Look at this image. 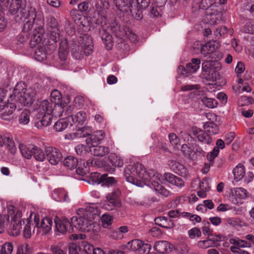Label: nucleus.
I'll list each match as a JSON object with an SVG mask.
<instances>
[{
  "label": "nucleus",
  "mask_w": 254,
  "mask_h": 254,
  "mask_svg": "<svg viewBox=\"0 0 254 254\" xmlns=\"http://www.w3.org/2000/svg\"><path fill=\"white\" fill-rule=\"evenodd\" d=\"M52 225V220L50 218L45 217L42 219L38 228L42 229L44 233L47 234L51 230Z\"/></svg>",
  "instance_id": "58836bf2"
},
{
  "label": "nucleus",
  "mask_w": 254,
  "mask_h": 254,
  "mask_svg": "<svg viewBox=\"0 0 254 254\" xmlns=\"http://www.w3.org/2000/svg\"><path fill=\"white\" fill-rule=\"evenodd\" d=\"M200 100L204 105L209 108H214L217 106L218 104L217 100L215 99L207 97L201 98Z\"/></svg>",
  "instance_id": "49530a36"
},
{
  "label": "nucleus",
  "mask_w": 254,
  "mask_h": 254,
  "mask_svg": "<svg viewBox=\"0 0 254 254\" xmlns=\"http://www.w3.org/2000/svg\"><path fill=\"white\" fill-rule=\"evenodd\" d=\"M155 177V172L153 170H149L148 171L145 170L144 173L141 176L140 179H142L144 182H152L153 178Z\"/></svg>",
  "instance_id": "5fc2aeb1"
},
{
  "label": "nucleus",
  "mask_w": 254,
  "mask_h": 254,
  "mask_svg": "<svg viewBox=\"0 0 254 254\" xmlns=\"http://www.w3.org/2000/svg\"><path fill=\"white\" fill-rule=\"evenodd\" d=\"M105 133L103 130H97L93 133H90V136L86 139V143L88 145H95L100 143L101 141L104 138Z\"/></svg>",
  "instance_id": "aec40b11"
},
{
  "label": "nucleus",
  "mask_w": 254,
  "mask_h": 254,
  "mask_svg": "<svg viewBox=\"0 0 254 254\" xmlns=\"http://www.w3.org/2000/svg\"><path fill=\"white\" fill-rule=\"evenodd\" d=\"M55 223L56 230L61 233L64 234L66 232L71 233L73 232V226L71 220L69 221L65 217H62V219L57 217L55 220Z\"/></svg>",
  "instance_id": "9b49d317"
},
{
  "label": "nucleus",
  "mask_w": 254,
  "mask_h": 254,
  "mask_svg": "<svg viewBox=\"0 0 254 254\" xmlns=\"http://www.w3.org/2000/svg\"><path fill=\"white\" fill-rule=\"evenodd\" d=\"M113 220V219L112 216L106 214H103L101 218L103 227L107 228L109 225H111Z\"/></svg>",
  "instance_id": "774afa93"
},
{
  "label": "nucleus",
  "mask_w": 254,
  "mask_h": 254,
  "mask_svg": "<svg viewBox=\"0 0 254 254\" xmlns=\"http://www.w3.org/2000/svg\"><path fill=\"white\" fill-rule=\"evenodd\" d=\"M69 254H79L81 253V246L74 243H71L68 247Z\"/></svg>",
  "instance_id": "680f3d73"
},
{
  "label": "nucleus",
  "mask_w": 254,
  "mask_h": 254,
  "mask_svg": "<svg viewBox=\"0 0 254 254\" xmlns=\"http://www.w3.org/2000/svg\"><path fill=\"white\" fill-rule=\"evenodd\" d=\"M76 168V173L82 176L86 175L88 172L87 167L85 166L84 162H82L81 160L78 162V165Z\"/></svg>",
  "instance_id": "6e6d98bb"
},
{
  "label": "nucleus",
  "mask_w": 254,
  "mask_h": 254,
  "mask_svg": "<svg viewBox=\"0 0 254 254\" xmlns=\"http://www.w3.org/2000/svg\"><path fill=\"white\" fill-rule=\"evenodd\" d=\"M69 123L66 119H62L55 123L54 128L56 131L61 132L65 129Z\"/></svg>",
  "instance_id": "c03bdc74"
},
{
  "label": "nucleus",
  "mask_w": 254,
  "mask_h": 254,
  "mask_svg": "<svg viewBox=\"0 0 254 254\" xmlns=\"http://www.w3.org/2000/svg\"><path fill=\"white\" fill-rule=\"evenodd\" d=\"M66 106L65 103L56 104L54 103H50L47 100H44L41 102L38 110L39 112L42 111L47 112L52 117H60L62 116L64 111V108Z\"/></svg>",
  "instance_id": "423d86ee"
},
{
  "label": "nucleus",
  "mask_w": 254,
  "mask_h": 254,
  "mask_svg": "<svg viewBox=\"0 0 254 254\" xmlns=\"http://www.w3.org/2000/svg\"><path fill=\"white\" fill-rule=\"evenodd\" d=\"M203 128L205 131L209 134H216L219 132L217 125L213 122L205 123L203 125Z\"/></svg>",
  "instance_id": "37998d69"
},
{
  "label": "nucleus",
  "mask_w": 254,
  "mask_h": 254,
  "mask_svg": "<svg viewBox=\"0 0 254 254\" xmlns=\"http://www.w3.org/2000/svg\"><path fill=\"white\" fill-rule=\"evenodd\" d=\"M52 196L55 200L59 202L69 200L67 192L63 189L55 190L52 193Z\"/></svg>",
  "instance_id": "c85d7f7f"
},
{
  "label": "nucleus",
  "mask_w": 254,
  "mask_h": 254,
  "mask_svg": "<svg viewBox=\"0 0 254 254\" xmlns=\"http://www.w3.org/2000/svg\"><path fill=\"white\" fill-rule=\"evenodd\" d=\"M79 45L77 48H72L71 53L72 56L76 59H79L82 54L89 56L93 52V42L92 38L88 34L80 36L78 39Z\"/></svg>",
  "instance_id": "20e7f679"
},
{
  "label": "nucleus",
  "mask_w": 254,
  "mask_h": 254,
  "mask_svg": "<svg viewBox=\"0 0 254 254\" xmlns=\"http://www.w3.org/2000/svg\"><path fill=\"white\" fill-rule=\"evenodd\" d=\"M206 157L209 162L204 164V168L202 169L203 172L204 173H207L209 171L210 166H212L214 165V159L216 157H214L213 155L211 156V154L209 153Z\"/></svg>",
  "instance_id": "052dcab7"
},
{
  "label": "nucleus",
  "mask_w": 254,
  "mask_h": 254,
  "mask_svg": "<svg viewBox=\"0 0 254 254\" xmlns=\"http://www.w3.org/2000/svg\"><path fill=\"white\" fill-rule=\"evenodd\" d=\"M164 179L168 183L174 185L178 187L182 188L185 185L183 180L170 173L164 174Z\"/></svg>",
  "instance_id": "393cba45"
},
{
  "label": "nucleus",
  "mask_w": 254,
  "mask_h": 254,
  "mask_svg": "<svg viewBox=\"0 0 254 254\" xmlns=\"http://www.w3.org/2000/svg\"><path fill=\"white\" fill-rule=\"evenodd\" d=\"M121 206V201H114L109 199H107L104 203L103 207L105 209L108 210H113L116 208H119Z\"/></svg>",
  "instance_id": "3c124183"
},
{
  "label": "nucleus",
  "mask_w": 254,
  "mask_h": 254,
  "mask_svg": "<svg viewBox=\"0 0 254 254\" xmlns=\"http://www.w3.org/2000/svg\"><path fill=\"white\" fill-rule=\"evenodd\" d=\"M16 106L12 103L7 105L4 108V111L2 113V118L6 120L5 116L11 115L15 111Z\"/></svg>",
  "instance_id": "e2e57ef3"
},
{
  "label": "nucleus",
  "mask_w": 254,
  "mask_h": 254,
  "mask_svg": "<svg viewBox=\"0 0 254 254\" xmlns=\"http://www.w3.org/2000/svg\"><path fill=\"white\" fill-rule=\"evenodd\" d=\"M5 144H6L7 148L11 154L13 155L16 153V147L12 138L7 137Z\"/></svg>",
  "instance_id": "13d9d810"
},
{
  "label": "nucleus",
  "mask_w": 254,
  "mask_h": 254,
  "mask_svg": "<svg viewBox=\"0 0 254 254\" xmlns=\"http://www.w3.org/2000/svg\"><path fill=\"white\" fill-rule=\"evenodd\" d=\"M212 7L206 11V19L211 25L219 23L222 20V9L219 3H216Z\"/></svg>",
  "instance_id": "1a4fd4ad"
},
{
  "label": "nucleus",
  "mask_w": 254,
  "mask_h": 254,
  "mask_svg": "<svg viewBox=\"0 0 254 254\" xmlns=\"http://www.w3.org/2000/svg\"><path fill=\"white\" fill-rule=\"evenodd\" d=\"M234 179L236 181H239L244 178L245 176V168L242 164H239L233 171Z\"/></svg>",
  "instance_id": "72a5a7b5"
},
{
  "label": "nucleus",
  "mask_w": 254,
  "mask_h": 254,
  "mask_svg": "<svg viewBox=\"0 0 254 254\" xmlns=\"http://www.w3.org/2000/svg\"><path fill=\"white\" fill-rule=\"evenodd\" d=\"M230 243L231 244L238 247L240 252H241L240 249V248L250 247L251 246V244L250 243H248L246 241L239 239H231L230 240Z\"/></svg>",
  "instance_id": "8fccbe9b"
},
{
  "label": "nucleus",
  "mask_w": 254,
  "mask_h": 254,
  "mask_svg": "<svg viewBox=\"0 0 254 254\" xmlns=\"http://www.w3.org/2000/svg\"><path fill=\"white\" fill-rule=\"evenodd\" d=\"M39 117L35 121V126L39 129H42L45 127H47L51 123L52 117L47 112L42 111L39 112L38 110Z\"/></svg>",
  "instance_id": "2eb2a0df"
},
{
  "label": "nucleus",
  "mask_w": 254,
  "mask_h": 254,
  "mask_svg": "<svg viewBox=\"0 0 254 254\" xmlns=\"http://www.w3.org/2000/svg\"><path fill=\"white\" fill-rule=\"evenodd\" d=\"M22 212L17 210L15 215L11 219L12 228L11 230L13 231V235H18L20 233V230L22 229Z\"/></svg>",
  "instance_id": "6ab92c4d"
},
{
  "label": "nucleus",
  "mask_w": 254,
  "mask_h": 254,
  "mask_svg": "<svg viewBox=\"0 0 254 254\" xmlns=\"http://www.w3.org/2000/svg\"><path fill=\"white\" fill-rule=\"evenodd\" d=\"M216 3H210L208 0H193L191 8L194 11L200 9L210 10Z\"/></svg>",
  "instance_id": "412c9836"
},
{
  "label": "nucleus",
  "mask_w": 254,
  "mask_h": 254,
  "mask_svg": "<svg viewBox=\"0 0 254 254\" xmlns=\"http://www.w3.org/2000/svg\"><path fill=\"white\" fill-rule=\"evenodd\" d=\"M225 143L224 141L221 139H218L216 143V146L209 153L211 154V156L213 155L214 157H217L219 153V149H223L225 147Z\"/></svg>",
  "instance_id": "864d4df0"
},
{
  "label": "nucleus",
  "mask_w": 254,
  "mask_h": 254,
  "mask_svg": "<svg viewBox=\"0 0 254 254\" xmlns=\"http://www.w3.org/2000/svg\"><path fill=\"white\" fill-rule=\"evenodd\" d=\"M121 195V191L117 190L111 193H108L106 196L107 199L114 201H120L119 198Z\"/></svg>",
  "instance_id": "69168bd1"
},
{
  "label": "nucleus",
  "mask_w": 254,
  "mask_h": 254,
  "mask_svg": "<svg viewBox=\"0 0 254 254\" xmlns=\"http://www.w3.org/2000/svg\"><path fill=\"white\" fill-rule=\"evenodd\" d=\"M231 193L232 195V197H235V200H232L234 203H238L237 198L244 199L248 196L247 190L243 188H237L231 189Z\"/></svg>",
  "instance_id": "7c9ffc66"
},
{
  "label": "nucleus",
  "mask_w": 254,
  "mask_h": 254,
  "mask_svg": "<svg viewBox=\"0 0 254 254\" xmlns=\"http://www.w3.org/2000/svg\"><path fill=\"white\" fill-rule=\"evenodd\" d=\"M89 148L90 149L85 145L80 144L75 147V150L78 155L84 156L87 153Z\"/></svg>",
  "instance_id": "338daca9"
},
{
  "label": "nucleus",
  "mask_w": 254,
  "mask_h": 254,
  "mask_svg": "<svg viewBox=\"0 0 254 254\" xmlns=\"http://www.w3.org/2000/svg\"><path fill=\"white\" fill-rule=\"evenodd\" d=\"M69 122L71 121L73 123L77 124V125H82L86 120V114L84 112H79L75 115L67 117Z\"/></svg>",
  "instance_id": "a878e982"
},
{
  "label": "nucleus",
  "mask_w": 254,
  "mask_h": 254,
  "mask_svg": "<svg viewBox=\"0 0 254 254\" xmlns=\"http://www.w3.org/2000/svg\"><path fill=\"white\" fill-rule=\"evenodd\" d=\"M212 247H217L219 246V242L221 241V237L220 235H214L210 234L207 238Z\"/></svg>",
  "instance_id": "0e129e2a"
},
{
  "label": "nucleus",
  "mask_w": 254,
  "mask_h": 254,
  "mask_svg": "<svg viewBox=\"0 0 254 254\" xmlns=\"http://www.w3.org/2000/svg\"><path fill=\"white\" fill-rule=\"evenodd\" d=\"M109 160L113 166L115 167H122L124 164L123 159L116 154H111Z\"/></svg>",
  "instance_id": "09e8293b"
},
{
  "label": "nucleus",
  "mask_w": 254,
  "mask_h": 254,
  "mask_svg": "<svg viewBox=\"0 0 254 254\" xmlns=\"http://www.w3.org/2000/svg\"><path fill=\"white\" fill-rule=\"evenodd\" d=\"M154 250L160 254L173 253L174 245L167 241H158L155 243Z\"/></svg>",
  "instance_id": "a211bd4d"
},
{
  "label": "nucleus",
  "mask_w": 254,
  "mask_h": 254,
  "mask_svg": "<svg viewBox=\"0 0 254 254\" xmlns=\"http://www.w3.org/2000/svg\"><path fill=\"white\" fill-rule=\"evenodd\" d=\"M114 4L117 8L120 11L130 12V0H113Z\"/></svg>",
  "instance_id": "473e14b6"
},
{
  "label": "nucleus",
  "mask_w": 254,
  "mask_h": 254,
  "mask_svg": "<svg viewBox=\"0 0 254 254\" xmlns=\"http://www.w3.org/2000/svg\"><path fill=\"white\" fill-rule=\"evenodd\" d=\"M32 253H33L32 248L28 244L24 243L18 247L16 254H28Z\"/></svg>",
  "instance_id": "603ef678"
},
{
  "label": "nucleus",
  "mask_w": 254,
  "mask_h": 254,
  "mask_svg": "<svg viewBox=\"0 0 254 254\" xmlns=\"http://www.w3.org/2000/svg\"><path fill=\"white\" fill-rule=\"evenodd\" d=\"M207 46L209 49V57L207 58L208 60H216L215 57L216 55V50L220 47L219 43L217 41H210L207 43Z\"/></svg>",
  "instance_id": "f704fd0d"
},
{
  "label": "nucleus",
  "mask_w": 254,
  "mask_h": 254,
  "mask_svg": "<svg viewBox=\"0 0 254 254\" xmlns=\"http://www.w3.org/2000/svg\"><path fill=\"white\" fill-rule=\"evenodd\" d=\"M154 221L156 224L165 228H170L173 225L171 219L164 216L158 217L155 219Z\"/></svg>",
  "instance_id": "e433bc0d"
},
{
  "label": "nucleus",
  "mask_w": 254,
  "mask_h": 254,
  "mask_svg": "<svg viewBox=\"0 0 254 254\" xmlns=\"http://www.w3.org/2000/svg\"><path fill=\"white\" fill-rule=\"evenodd\" d=\"M151 246L149 244H143L142 242L138 239L132 240L127 243L126 245L123 246L122 250L125 252L116 250H112L108 252V254H124V253H127L126 249L129 250V252L138 253V254H150Z\"/></svg>",
  "instance_id": "7ed1b4c3"
},
{
  "label": "nucleus",
  "mask_w": 254,
  "mask_h": 254,
  "mask_svg": "<svg viewBox=\"0 0 254 254\" xmlns=\"http://www.w3.org/2000/svg\"><path fill=\"white\" fill-rule=\"evenodd\" d=\"M17 101L23 106H31L35 99L36 93L32 88H28Z\"/></svg>",
  "instance_id": "f3484780"
},
{
  "label": "nucleus",
  "mask_w": 254,
  "mask_h": 254,
  "mask_svg": "<svg viewBox=\"0 0 254 254\" xmlns=\"http://www.w3.org/2000/svg\"><path fill=\"white\" fill-rule=\"evenodd\" d=\"M13 250V247L12 243H5L1 247L0 254H11Z\"/></svg>",
  "instance_id": "bf43d9fd"
},
{
  "label": "nucleus",
  "mask_w": 254,
  "mask_h": 254,
  "mask_svg": "<svg viewBox=\"0 0 254 254\" xmlns=\"http://www.w3.org/2000/svg\"><path fill=\"white\" fill-rule=\"evenodd\" d=\"M47 30L49 33V39L47 42L51 50H54L56 47V43L60 40V30L57 19L52 17L47 23Z\"/></svg>",
  "instance_id": "0eeeda50"
},
{
  "label": "nucleus",
  "mask_w": 254,
  "mask_h": 254,
  "mask_svg": "<svg viewBox=\"0 0 254 254\" xmlns=\"http://www.w3.org/2000/svg\"><path fill=\"white\" fill-rule=\"evenodd\" d=\"M192 134L202 144L211 145L213 144V139L210 134L196 127L192 128Z\"/></svg>",
  "instance_id": "f8f14e48"
},
{
  "label": "nucleus",
  "mask_w": 254,
  "mask_h": 254,
  "mask_svg": "<svg viewBox=\"0 0 254 254\" xmlns=\"http://www.w3.org/2000/svg\"><path fill=\"white\" fill-rule=\"evenodd\" d=\"M34 146V145L27 146L23 144H20L19 148L22 156L24 158L29 159L32 156Z\"/></svg>",
  "instance_id": "c9c22d12"
},
{
  "label": "nucleus",
  "mask_w": 254,
  "mask_h": 254,
  "mask_svg": "<svg viewBox=\"0 0 254 254\" xmlns=\"http://www.w3.org/2000/svg\"><path fill=\"white\" fill-rule=\"evenodd\" d=\"M106 27L100 28H98V33L100 35L102 40L105 43L107 47H109V49L111 48L110 45L112 42V36L106 30Z\"/></svg>",
  "instance_id": "2f4dec72"
},
{
  "label": "nucleus",
  "mask_w": 254,
  "mask_h": 254,
  "mask_svg": "<svg viewBox=\"0 0 254 254\" xmlns=\"http://www.w3.org/2000/svg\"><path fill=\"white\" fill-rule=\"evenodd\" d=\"M173 253H179L180 254H186L189 252V248L188 245L185 244H182L177 246V248L174 247L173 249Z\"/></svg>",
  "instance_id": "4d7b16f0"
},
{
  "label": "nucleus",
  "mask_w": 254,
  "mask_h": 254,
  "mask_svg": "<svg viewBox=\"0 0 254 254\" xmlns=\"http://www.w3.org/2000/svg\"><path fill=\"white\" fill-rule=\"evenodd\" d=\"M110 28L111 31L116 37L121 39L125 37L127 32H128L127 26L124 25H121L115 20L111 21Z\"/></svg>",
  "instance_id": "4468645a"
},
{
  "label": "nucleus",
  "mask_w": 254,
  "mask_h": 254,
  "mask_svg": "<svg viewBox=\"0 0 254 254\" xmlns=\"http://www.w3.org/2000/svg\"><path fill=\"white\" fill-rule=\"evenodd\" d=\"M150 0H131L130 13L132 17L136 20L143 18L142 10L149 6Z\"/></svg>",
  "instance_id": "6e6552de"
},
{
  "label": "nucleus",
  "mask_w": 254,
  "mask_h": 254,
  "mask_svg": "<svg viewBox=\"0 0 254 254\" xmlns=\"http://www.w3.org/2000/svg\"><path fill=\"white\" fill-rule=\"evenodd\" d=\"M78 162L77 158L72 156H69L64 159L63 164L68 169L72 170L77 167Z\"/></svg>",
  "instance_id": "a19ab883"
},
{
  "label": "nucleus",
  "mask_w": 254,
  "mask_h": 254,
  "mask_svg": "<svg viewBox=\"0 0 254 254\" xmlns=\"http://www.w3.org/2000/svg\"><path fill=\"white\" fill-rule=\"evenodd\" d=\"M44 23L43 22H39L37 25H34L33 28L34 31L33 34V36L30 40V44L33 47L36 45L40 44L42 42L45 43V45L48 44L49 43L46 39L43 40L44 29L43 28Z\"/></svg>",
  "instance_id": "9d476101"
},
{
  "label": "nucleus",
  "mask_w": 254,
  "mask_h": 254,
  "mask_svg": "<svg viewBox=\"0 0 254 254\" xmlns=\"http://www.w3.org/2000/svg\"><path fill=\"white\" fill-rule=\"evenodd\" d=\"M92 130L91 127L88 126H84L79 127L76 131L73 133V135L76 137H89Z\"/></svg>",
  "instance_id": "4c0bfd02"
},
{
  "label": "nucleus",
  "mask_w": 254,
  "mask_h": 254,
  "mask_svg": "<svg viewBox=\"0 0 254 254\" xmlns=\"http://www.w3.org/2000/svg\"><path fill=\"white\" fill-rule=\"evenodd\" d=\"M202 64V78L207 80L213 81L216 78L217 71L220 69V64L217 60H203Z\"/></svg>",
  "instance_id": "39448f33"
},
{
  "label": "nucleus",
  "mask_w": 254,
  "mask_h": 254,
  "mask_svg": "<svg viewBox=\"0 0 254 254\" xmlns=\"http://www.w3.org/2000/svg\"><path fill=\"white\" fill-rule=\"evenodd\" d=\"M187 69L190 70V74L193 73L199 68L200 64V60L198 58H193L190 62L186 64Z\"/></svg>",
  "instance_id": "79ce46f5"
},
{
  "label": "nucleus",
  "mask_w": 254,
  "mask_h": 254,
  "mask_svg": "<svg viewBox=\"0 0 254 254\" xmlns=\"http://www.w3.org/2000/svg\"><path fill=\"white\" fill-rule=\"evenodd\" d=\"M107 18L103 11H95L92 18V20L96 24L99 26V28L106 27L107 24Z\"/></svg>",
  "instance_id": "b1692460"
},
{
  "label": "nucleus",
  "mask_w": 254,
  "mask_h": 254,
  "mask_svg": "<svg viewBox=\"0 0 254 254\" xmlns=\"http://www.w3.org/2000/svg\"><path fill=\"white\" fill-rule=\"evenodd\" d=\"M171 168L175 173L183 177H186L189 174L187 168L177 161L173 162Z\"/></svg>",
  "instance_id": "c756f323"
},
{
  "label": "nucleus",
  "mask_w": 254,
  "mask_h": 254,
  "mask_svg": "<svg viewBox=\"0 0 254 254\" xmlns=\"http://www.w3.org/2000/svg\"><path fill=\"white\" fill-rule=\"evenodd\" d=\"M70 15L72 19L74 21L80 28H82L84 31L88 30V22L86 18L79 13L77 9H72L70 11Z\"/></svg>",
  "instance_id": "dca6fc26"
},
{
  "label": "nucleus",
  "mask_w": 254,
  "mask_h": 254,
  "mask_svg": "<svg viewBox=\"0 0 254 254\" xmlns=\"http://www.w3.org/2000/svg\"><path fill=\"white\" fill-rule=\"evenodd\" d=\"M151 185L154 188L155 191H157L162 195L168 197L170 194V191L167 190L164 186L160 185L159 182L153 181L151 182Z\"/></svg>",
  "instance_id": "ea45409f"
},
{
  "label": "nucleus",
  "mask_w": 254,
  "mask_h": 254,
  "mask_svg": "<svg viewBox=\"0 0 254 254\" xmlns=\"http://www.w3.org/2000/svg\"><path fill=\"white\" fill-rule=\"evenodd\" d=\"M77 214L78 216L71 218L73 227L82 232H89L93 228V220L99 215V210L96 207L89 205L79 208Z\"/></svg>",
  "instance_id": "f03ea898"
},
{
  "label": "nucleus",
  "mask_w": 254,
  "mask_h": 254,
  "mask_svg": "<svg viewBox=\"0 0 254 254\" xmlns=\"http://www.w3.org/2000/svg\"><path fill=\"white\" fill-rule=\"evenodd\" d=\"M31 113L29 110L22 111L19 117V122L21 124L27 125L30 121Z\"/></svg>",
  "instance_id": "de8ad7c7"
},
{
  "label": "nucleus",
  "mask_w": 254,
  "mask_h": 254,
  "mask_svg": "<svg viewBox=\"0 0 254 254\" xmlns=\"http://www.w3.org/2000/svg\"><path fill=\"white\" fill-rule=\"evenodd\" d=\"M27 85L22 81L18 82L15 85L10 98H13V100L17 101L21 97L22 95L27 91Z\"/></svg>",
  "instance_id": "4be33fe9"
},
{
  "label": "nucleus",
  "mask_w": 254,
  "mask_h": 254,
  "mask_svg": "<svg viewBox=\"0 0 254 254\" xmlns=\"http://www.w3.org/2000/svg\"><path fill=\"white\" fill-rule=\"evenodd\" d=\"M89 148L90 152L96 156L103 157L110 152V149L107 146L95 145Z\"/></svg>",
  "instance_id": "bb28decb"
},
{
  "label": "nucleus",
  "mask_w": 254,
  "mask_h": 254,
  "mask_svg": "<svg viewBox=\"0 0 254 254\" xmlns=\"http://www.w3.org/2000/svg\"><path fill=\"white\" fill-rule=\"evenodd\" d=\"M81 253H84L85 254H106L107 251L103 250L99 248H94L93 246L88 242H84L81 245Z\"/></svg>",
  "instance_id": "5701e85b"
},
{
  "label": "nucleus",
  "mask_w": 254,
  "mask_h": 254,
  "mask_svg": "<svg viewBox=\"0 0 254 254\" xmlns=\"http://www.w3.org/2000/svg\"><path fill=\"white\" fill-rule=\"evenodd\" d=\"M8 13L13 16L17 23L26 21L22 30L24 32H29L34 25L43 22L39 15H37L36 8L22 0H11Z\"/></svg>",
  "instance_id": "f257e3e1"
},
{
  "label": "nucleus",
  "mask_w": 254,
  "mask_h": 254,
  "mask_svg": "<svg viewBox=\"0 0 254 254\" xmlns=\"http://www.w3.org/2000/svg\"><path fill=\"white\" fill-rule=\"evenodd\" d=\"M32 156L39 161H43L45 159V154L43 150L35 145L34 146Z\"/></svg>",
  "instance_id": "a18cd8bd"
},
{
  "label": "nucleus",
  "mask_w": 254,
  "mask_h": 254,
  "mask_svg": "<svg viewBox=\"0 0 254 254\" xmlns=\"http://www.w3.org/2000/svg\"><path fill=\"white\" fill-rule=\"evenodd\" d=\"M45 151L47 159L52 165L58 164L63 157L61 152L57 148L49 146L46 148Z\"/></svg>",
  "instance_id": "ddd939ff"
},
{
  "label": "nucleus",
  "mask_w": 254,
  "mask_h": 254,
  "mask_svg": "<svg viewBox=\"0 0 254 254\" xmlns=\"http://www.w3.org/2000/svg\"><path fill=\"white\" fill-rule=\"evenodd\" d=\"M136 175V171H135V164L134 165L129 164L125 168L124 176L127 182L133 183Z\"/></svg>",
  "instance_id": "cd10ccee"
}]
</instances>
